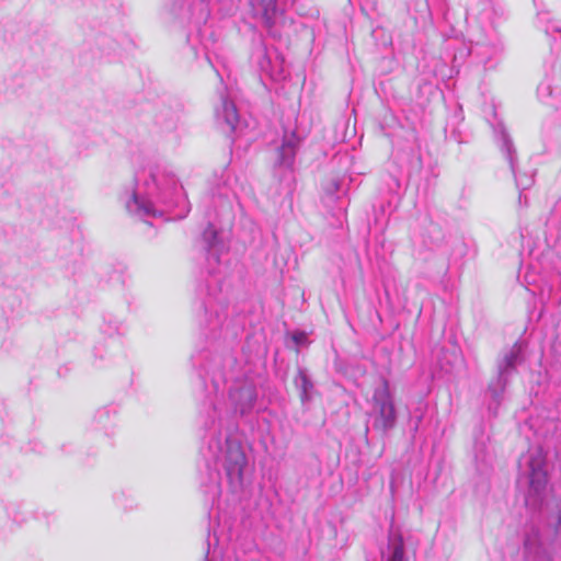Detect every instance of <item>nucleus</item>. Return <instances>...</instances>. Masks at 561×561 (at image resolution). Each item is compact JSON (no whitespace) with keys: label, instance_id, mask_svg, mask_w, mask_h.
Wrapping results in <instances>:
<instances>
[{"label":"nucleus","instance_id":"nucleus-1","mask_svg":"<svg viewBox=\"0 0 561 561\" xmlns=\"http://www.w3.org/2000/svg\"><path fill=\"white\" fill-rule=\"evenodd\" d=\"M519 478L525 480L528 490L526 505L536 508L542 502L547 486L546 456L540 447H531L519 460Z\"/></svg>","mask_w":561,"mask_h":561},{"label":"nucleus","instance_id":"nucleus-2","mask_svg":"<svg viewBox=\"0 0 561 561\" xmlns=\"http://www.w3.org/2000/svg\"><path fill=\"white\" fill-rule=\"evenodd\" d=\"M370 417L373 426L382 432L390 431L397 423L394 401L387 380L374 391Z\"/></svg>","mask_w":561,"mask_h":561},{"label":"nucleus","instance_id":"nucleus-3","mask_svg":"<svg viewBox=\"0 0 561 561\" xmlns=\"http://www.w3.org/2000/svg\"><path fill=\"white\" fill-rule=\"evenodd\" d=\"M247 466V457L242 448L237 444L228 446L226 455V472L232 485L240 486L243 482V470Z\"/></svg>","mask_w":561,"mask_h":561},{"label":"nucleus","instance_id":"nucleus-4","mask_svg":"<svg viewBox=\"0 0 561 561\" xmlns=\"http://www.w3.org/2000/svg\"><path fill=\"white\" fill-rule=\"evenodd\" d=\"M299 146V138L295 133L286 134L277 150V163L285 168H291Z\"/></svg>","mask_w":561,"mask_h":561},{"label":"nucleus","instance_id":"nucleus-5","mask_svg":"<svg viewBox=\"0 0 561 561\" xmlns=\"http://www.w3.org/2000/svg\"><path fill=\"white\" fill-rule=\"evenodd\" d=\"M253 14L271 27L277 15L276 0H251Z\"/></svg>","mask_w":561,"mask_h":561},{"label":"nucleus","instance_id":"nucleus-6","mask_svg":"<svg viewBox=\"0 0 561 561\" xmlns=\"http://www.w3.org/2000/svg\"><path fill=\"white\" fill-rule=\"evenodd\" d=\"M522 345L515 343L499 363L500 378H505V376L516 367V365L522 360Z\"/></svg>","mask_w":561,"mask_h":561},{"label":"nucleus","instance_id":"nucleus-7","mask_svg":"<svg viewBox=\"0 0 561 561\" xmlns=\"http://www.w3.org/2000/svg\"><path fill=\"white\" fill-rule=\"evenodd\" d=\"M388 548L390 554L387 561H404V543L400 536L390 538Z\"/></svg>","mask_w":561,"mask_h":561},{"label":"nucleus","instance_id":"nucleus-8","mask_svg":"<svg viewBox=\"0 0 561 561\" xmlns=\"http://www.w3.org/2000/svg\"><path fill=\"white\" fill-rule=\"evenodd\" d=\"M130 211H135L142 215H156L153 209V205L149 201L139 199L137 196H134L133 202L127 205Z\"/></svg>","mask_w":561,"mask_h":561},{"label":"nucleus","instance_id":"nucleus-9","mask_svg":"<svg viewBox=\"0 0 561 561\" xmlns=\"http://www.w3.org/2000/svg\"><path fill=\"white\" fill-rule=\"evenodd\" d=\"M222 115L227 125L233 130L238 123V112L234 104L228 100L222 102Z\"/></svg>","mask_w":561,"mask_h":561},{"label":"nucleus","instance_id":"nucleus-10","mask_svg":"<svg viewBox=\"0 0 561 561\" xmlns=\"http://www.w3.org/2000/svg\"><path fill=\"white\" fill-rule=\"evenodd\" d=\"M298 382H299V386H300V388L302 390V393H301L302 400H308L309 399V392L312 389L313 385L310 381V379L308 378L307 374L305 371H302V370L299 371Z\"/></svg>","mask_w":561,"mask_h":561},{"label":"nucleus","instance_id":"nucleus-11","mask_svg":"<svg viewBox=\"0 0 561 561\" xmlns=\"http://www.w3.org/2000/svg\"><path fill=\"white\" fill-rule=\"evenodd\" d=\"M204 240L208 244V251L211 252L215 250L216 247V240H217V231L214 229V227H208L203 234Z\"/></svg>","mask_w":561,"mask_h":561},{"label":"nucleus","instance_id":"nucleus-12","mask_svg":"<svg viewBox=\"0 0 561 561\" xmlns=\"http://www.w3.org/2000/svg\"><path fill=\"white\" fill-rule=\"evenodd\" d=\"M293 339L296 344H302V343L307 342V335L304 332H296L293 335Z\"/></svg>","mask_w":561,"mask_h":561},{"label":"nucleus","instance_id":"nucleus-13","mask_svg":"<svg viewBox=\"0 0 561 561\" xmlns=\"http://www.w3.org/2000/svg\"><path fill=\"white\" fill-rule=\"evenodd\" d=\"M272 77H273L274 79H276V80H277V79H279L280 73H277V75H274V73H273V75H272Z\"/></svg>","mask_w":561,"mask_h":561}]
</instances>
